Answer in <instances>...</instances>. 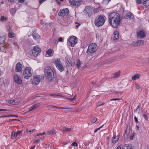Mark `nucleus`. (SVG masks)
Instances as JSON below:
<instances>
[{"mask_svg":"<svg viewBox=\"0 0 149 149\" xmlns=\"http://www.w3.org/2000/svg\"><path fill=\"white\" fill-rule=\"evenodd\" d=\"M53 52V50L51 49H49L46 51V54L48 55L49 56H51V54Z\"/></svg>","mask_w":149,"mask_h":149,"instance_id":"obj_32","label":"nucleus"},{"mask_svg":"<svg viewBox=\"0 0 149 149\" xmlns=\"http://www.w3.org/2000/svg\"><path fill=\"white\" fill-rule=\"evenodd\" d=\"M72 130V129L70 128H68L65 127H63V131L68 132Z\"/></svg>","mask_w":149,"mask_h":149,"instance_id":"obj_31","label":"nucleus"},{"mask_svg":"<svg viewBox=\"0 0 149 149\" xmlns=\"http://www.w3.org/2000/svg\"><path fill=\"white\" fill-rule=\"evenodd\" d=\"M65 61L67 65L69 67H71L72 65V57L71 56H67L65 58Z\"/></svg>","mask_w":149,"mask_h":149,"instance_id":"obj_13","label":"nucleus"},{"mask_svg":"<svg viewBox=\"0 0 149 149\" xmlns=\"http://www.w3.org/2000/svg\"><path fill=\"white\" fill-rule=\"evenodd\" d=\"M76 65L78 68H79L80 66L81 62L79 59L77 60Z\"/></svg>","mask_w":149,"mask_h":149,"instance_id":"obj_40","label":"nucleus"},{"mask_svg":"<svg viewBox=\"0 0 149 149\" xmlns=\"http://www.w3.org/2000/svg\"><path fill=\"white\" fill-rule=\"evenodd\" d=\"M32 36L33 38L35 40L39 39L40 37V36L38 33L34 32L32 33Z\"/></svg>","mask_w":149,"mask_h":149,"instance_id":"obj_26","label":"nucleus"},{"mask_svg":"<svg viewBox=\"0 0 149 149\" xmlns=\"http://www.w3.org/2000/svg\"><path fill=\"white\" fill-rule=\"evenodd\" d=\"M16 101H17V99L10 100L8 101V103L10 104H17V102H16Z\"/></svg>","mask_w":149,"mask_h":149,"instance_id":"obj_30","label":"nucleus"},{"mask_svg":"<svg viewBox=\"0 0 149 149\" xmlns=\"http://www.w3.org/2000/svg\"><path fill=\"white\" fill-rule=\"evenodd\" d=\"M53 42L54 44H56V42L57 41V40L55 39H54L53 40Z\"/></svg>","mask_w":149,"mask_h":149,"instance_id":"obj_63","label":"nucleus"},{"mask_svg":"<svg viewBox=\"0 0 149 149\" xmlns=\"http://www.w3.org/2000/svg\"><path fill=\"white\" fill-rule=\"evenodd\" d=\"M121 71L120 70L118 71V72H115L113 74V78L114 79H116L118 78L120 75Z\"/></svg>","mask_w":149,"mask_h":149,"instance_id":"obj_20","label":"nucleus"},{"mask_svg":"<svg viewBox=\"0 0 149 149\" xmlns=\"http://www.w3.org/2000/svg\"><path fill=\"white\" fill-rule=\"evenodd\" d=\"M141 76L139 74H136L132 76V79L133 80H136L138 79Z\"/></svg>","mask_w":149,"mask_h":149,"instance_id":"obj_24","label":"nucleus"},{"mask_svg":"<svg viewBox=\"0 0 149 149\" xmlns=\"http://www.w3.org/2000/svg\"><path fill=\"white\" fill-rule=\"evenodd\" d=\"M80 24L78 23V24L76 26V28H78L80 26Z\"/></svg>","mask_w":149,"mask_h":149,"instance_id":"obj_64","label":"nucleus"},{"mask_svg":"<svg viewBox=\"0 0 149 149\" xmlns=\"http://www.w3.org/2000/svg\"><path fill=\"white\" fill-rule=\"evenodd\" d=\"M23 75L24 76V78L26 79H28L29 77H31L32 74L31 68L26 67L24 70Z\"/></svg>","mask_w":149,"mask_h":149,"instance_id":"obj_8","label":"nucleus"},{"mask_svg":"<svg viewBox=\"0 0 149 149\" xmlns=\"http://www.w3.org/2000/svg\"><path fill=\"white\" fill-rule=\"evenodd\" d=\"M41 50L40 48H39L38 46H36L33 48L32 50V54L33 56H37L41 52Z\"/></svg>","mask_w":149,"mask_h":149,"instance_id":"obj_9","label":"nucleus"},{"mask_svg":"<svg viewBox=\"0 0 149 149\" xmlns=\"http://www.w3.org/2000/svg\"><path fill=\"white\" fill-rule=\"evenodd\" d=\"M14 78L15 81L16 83H17L18 84H21L22 83V80L19 78L17 75H15L14 76Z\"/></svg>","mask_w":149,"mask_h":149,"instance_id":"obj_15","label":"nucleus"},{"mask_svg":"<svg viewBox=\"0 0 149 149\" xmlns=\"http://www.w3.org/2000/svg\"><path fill=\"white\" fill-rule=\"evenodd\" d=\"M43 78L42 75H36L33 76L31 79L32 83L33 85H37L38 84L41 79Z\"/></svg>","mask_w":149,"mask_h":149,"instance_id":"obj_6","label":"nucleus"},{"mask_svg":"<svg viewBox=\"0 0 149 149\" xmlns=\"http://www.w3.org/2000/svg\"><path fill=\"white\" fill-rule=\"evenodd\" d=\"M120 100V99L114 98L112 99L111 100V103L112 104H116L117 102L116 101H118Z\"/></svg>","mask_w":149,"mask_h":149,"instance_id":"obj_27","label":"nucleus"},{"mask_svg":"<svg viewBox=\"0 0 149 149\" xmlns=\"http://www.w3.org/2000/svg\"><path fill=\"white\" fill-rule=\"evenodd\" d=\"M55 65L60 72L64 71L65 66H63L60 59L57 58L55 60Z\"/></svg>","mask_w":149,"mask_h":149,"instance_id":"obj_5","label":"nucleus"},{"mask_svg":"<svg viewBox=\"0 0 149 149\" xmlns=\"http://www.w3.org/2000/svg\"><path fill=\"white\" fill-rule=\"evenodd\" d=\"M111 0H104L102 3L104 5L107 4Z\"/></svg>","mask_w":149,"mask_h":149,"instance_id":"obj_37","label":"nucleus"},{"mask_svg":"<svg viewBox=\"0 0 149 149\" xmlns=\"http://www.w3.org/2000/svg\"><path fill=\"white\" fill-rule=\"evenodd\" d=\"M8 28H9V29H8V30L9 31V32L8 33V36L10 38H12L14 37V33H12L11 32H10V27L9 26L7 25L6 26Z\"/></svg>","mask_w":149,"mask_h":149,"instance_id":"obj_18","label":"nucleus"},{"mask_svg":"<svg viewBox=\"0 0 149 149\" xmlns=\"http://www.w3.org/2000/svg\"><path fill=\"white\" fill-rule=\"evenodd\" d=\"M137 37L139 38H143L146 37L144 32L143 31H138L137 33Z\"/></svg>","mask_w":149,"mask_h":149,"instance_id":"obj_14","label":"nucleus"},{"mask_svg":"<svg viewBox=\"0 0 149 149\" xmlns=\"http://www.w3.org/2000/svg\"><path fill=\"white\" fill-rule=\"evenodd\" d=\"M41 23L43 26H46V25L45 23L42 22V21H41Z\"/></svg>","mask_w":149,"mask_h":149,"instance_id":"obj_56","label":"nucleus"},{"mask_svg":"<svg viewBox=\"0 0 149 149\" xmlns=\"http://www.w3.org/2000/svg\"><path fill=\"white\" fill-rule=\"evenodd\" d=\"M77 38L74 36L70 37L68 41L67 44L71 47H73L77 43Z\"/></svg>","mask_w":149,"mask_h":149,"instance_id":"obj_7","label":"nucleus"},{"mask_svg":"<svg viewBox=\"0 0 149 149\" xmlns=\"http://www.w3.org/2000/svg\"><path fill=\"white\" fill-rule=\"evenodd\" d=\"M143 117H144V118L146 120H148V118L146 115H145V114L143 115Z\"/></svg>","mask_w":149,"mask_h":149,"instance_id":"obj_48","label":"nucleus"},{"mask_svg":"<svg viewBox=\"0 0 149 149\" xmlns=\"http://www.w3.org/2000/svg\"><path fill=\"white\" fill-rule=\"evenodd\" d=\"M93 9L90 6H87L85 8L84 12L85 13L88 14L89 16H91L93 13Z\"/></svg>","mask_w":149,"mask_h":149,"instance_id":"obj_10","label":"nucleus"},{"mask_svg":"<svg viewBox=\"0 0 149 149\" xmlns=\"http://www.w3.org/2000/svg\"><path fill=\"white\" fill-rule=\"evenodd\" d=\"M144 42L143 41L140 40L138 41L135 44H134L135 46H140L141 44H144Z\"/></svg>","mask_w":149,"mask_h":149,"instance_id":"obj_29","label":"nucleus"},{"mask_svg":"<svg viewBox=\"0 0 149 149\" xmlns=\"http://www.w3.org/2000/svg\"><path fill=\"white\" fill-rule=\"evenodd\" d=\"M22 65L20 62H18L16 65L15 71L16 72H22Z\"/></svg>","mask_w":149,"mask_h":149,"instance_id":"obj_12","label":"nucleus"},{"mask_svg":"<svg viewBox=\"0 0 149 149\" xmlns=\"http://www.w3.org/2000/svg\"><path fill=\"white\" fill-rule=\"evenodd\" d=\"M34 131V130H30L29 131V132H30L31 133H32Z\"/></svg>","mask_w":149,"mask_h":149,"instance_id":"obj_62","label":"nucleus"},{"mask_svg":"<svg viewBox=\"0 0 149 149\" xmlns=\"http://www.w3.org/2000/svg\"><path fill=\"white\" fill-rule=\"evenodd\" d=\"M134 17L133 14L131 12L128 11L127 13L124 16V18L125 19H128L130 18H133Z\"/></svg>","mask_w":149,"mask_h":149,"instance_id":"obj_16","label":"nucleus"},{"mask_svg":"<svg viewBox=\"0 0 149 149\" xmlns=\"http://www.w3.org/2000/svg\"><path fill=\"white\" fill-rule=\"evenodd\" d=\"M69 2L71 5L72 6H75V1L69 0Z\"/></svg>","mask_w":149,"mask_h":149,"instance_id":"obj_36","label":"nucleus"},{"mask_svg":"<svg viewBox=\"0 0 149 149\" xmlns=\"http://www.w3.org/2000/svg\"><path fill=\"white\" fill-rule=\"evenodd\" d=\"M103 126V125H102V126H101V127H99V128H97V129H96L95 130V131H94V132L95 133L96 132H97L98 130H100V129L102 127V126Z\"/></svg>","mask_w":149,"mask_h":149,"instance_id":"obj_49","label":"nucleus"},{"mask_svg":"<svg viewBox=\"0 0 149 149\" xmlns=\"http://www.w3.org/2000/svg\"><path fill=\"white\" fill-rule=\"evenodd\" d=\"M114 36L113 38L114 40H117L119 38V33L118 31H115L113 33Z\"/></svg>","mask_w":149,"mask_h":149,"instance_id":"obj_19","label":"nucleus"},{"mask_svg":"<svg viewBox=\"0 0 149 149\" xmlns=\"http://www.w3.org/2000/svg\"><path fill=\"white\" fill-rule=\"evenodd\" d=\"M52 107H55L56 108H59V109H68V108H63V107H58L56 106H53V105H52L51 106Z\"/></svg>","mask_w":149,"mask_h":149,"instance_id":"obj_44","label":"nucleus"},{"mask_svg":"<svg viewBox=\"0 0 149 149\" xmlns=\"http://www.w3.org/2000/svg\"><path fill=\"white\" fill-rule=\"evenodd\" d=\"M129 132H130V128H128V127H127L126 128V129L125 131V134L127 136L126 137L127 138V137L128 135H129Z\"/></svg>","mask_w":149,"mask_h":149,"instance_id":"obj_35","label":"nucleus"},{"mask_svg":"<svg viewBox=\"0 0 149 149\" xmlns=\"http://www.w3.org/2000/svg\"><path fill=\"white\" fill-rule=\"evenodd\" d=\"M54 69L52 67L47 66L44 69V73L46 77L49 82L52 81L54 78Z\"/></svg>","mask_w":149,"mask_h":149,"instance_id":"obj_2","label":"nucleus"},{"mask_svg":"<svg viewBox=\"0 0 149 149\" xmlns=\"http://www.w3.org/2000/svg\"><path fill=\"white\" fill-rule=\"evenodd\" d=\"M13 44L14 45H15V46H17V42H13Z\"/></svg>","mask_w":149,"mask_h":149,"instance_id":"obj_59","label":"nucleus"},{"mask_svg":"<svg viewBox=\"0 0 149 149\" xmlns=\"http://www.w3.org/2000/svg\"><path fill=\"white\" fill-rule=\"evenodd\" d=\"M45 1V0H39V2L40 4H41Z\"/></svg>","mask_w":149,"mask_h":149,"instance_id":"obj_50","label":"nucleus"},{"mask_svg":"<svg viewBox=\"0 0 149 149\" xmlns=\"http://www.w3.org/2000/svg\"><path fill=\"white\" fill-rule=\"evenodd\" d=\"M121 21L120 15L116 12L110 14L109 16V22L111 26L114 28H117L120 25Z\"/></svg>","mask_w":149,"mask_h":149,"instance_id":"obj_1","label":"nucleus"},{"mask_svg":"<svg viewBox=\"0 0 149 149\" xmlns=\"http://www.w3.org/2000/svg\"><path fill=\"white\" fill-rule=\"evenodd\" d=\"M16 11V10L14 8H11L10 10V13L13 15H14L15 14Z\"/></svg>","mask_w":149,"mask_h":149,"instance_id":"obj_34","label":"nucleus"},{"mask_svg":"<svg viewBox=\"0 0 149 149\" xmlns=\"http://www.w3.org/2000/svg\"><path fill=\"white\" fill-rule=\"evenodd\" d=\"M119 139V137L116 138V135H114L113 137L112 138V142L113 143H115L118 141Z\"/></svg>","mask_w":149,"mask_h":149,"instance_id":"obj_23","label":"nucleus"},{"mask_svg":"<svg viewBox=\"0 0 149 149\" xmlns=\"http://www.w3.org/2000/svg\"><path fill=\"white\" fill-rule=\"evenodd\" d=\"M25 1L24 0H19L18 1V2L19 3H23Z\"/></svg>","mask_w":149,"mask_h":149,"instance_id":"obj_58","label":"nucleus"},{"mask_svg":"<svg viewBox=\"0 0 149 149\" xmlns=\"http://www.w3.org/2000/svg\"><path fill=\"white\" fill-rule=\"evenodd\" d=\"M6 36H0V44H3L5 41Z\"/></svg>","mask_w":149,"mask_h":149,"instance_id":"obj_25","label":"nucleus"},{"mask_svg":"<svg viewBox=\"0 0 149 149\" xmlns=\"http://www.w3.org/2000/svg\"><path fill=\"white\" fill-rule=\"evenodd\" d=\"M136 3L138 4H140L141 3H142V0H136Z\"/></svg>","mask_w":149,"mask_h":149,"instance_id":"obj_42","label":"nucleus"},{"mask_svg":"<svg viewBox=\"0 0 149 149\" xmlns=\"http://www.w3.org/2000/svg\"><path fill=\"white\" fill-rule=\"evenodd\" d=\"M142 4L147 8L149 6V0H142Z\"/></svg>","mask_w":149,"mask_h":149,"instance_id":"obj_21","label":"nucleus"},{"mask_svg":"<svg viewBox=\"0 0 149 149\" xmlns=\"http://www.w3.org/2000/svg\"><path fill=\"white\" fill-rule=\"evenodd\" d=\"M135 133H133L132 135L131 136L130 139V140H132L133 139V138L134 136H135Z\"/></svg>","mask_w":149,"mask_h":149,"instance_id":"obj_45","label":"nucleus"},{"mask_svg":"<svg viewBox=\"0 0 149 149\" xmlns=\"http://www.w3.org/2000/svg\"><path fill=\"white\" fill-rule=\"evenodd\" d=\"M97 49V45L95 43L91 44L88 46L87 52L88 54H92L95 52Z\"/></svg>","mask_w":149,"mask_h":149,"instance_id":"obj_4","label":"nucleus"},{"mask_svg":"<svg viewBox=\"0 0 149 149\" xmlns=\"http://www.w3.org/2000/svg\"><path fill=\"white\" fill-rule=\"evenodd\" d=\"M14 116V115H7V116H4L3 117H13Z\"/></svg>","mask_w":149,"mask_h":149,"instance_id":"obj_57","label":"nucleus"},{"mask_svg":"<svg viewBox=\"0 0 149 149\" xmlns=\"http://www.w3.org/2000/svg\"><path fill=\"white\" fill-rule=\"evenodd\" d=\"M82 1L81 0H78V1H75V6H78V5H79Z\"/></svg>","mask_w":149,"mask_h":149,"instance_id":"obj_39","label":"nucleus"},{"mask_svg":"<svg viewBox=\"0 0 149 149\" xmlns=\"http://www.w3.org/2000/svg\"><path fill=\"white\" fill-rule=\"evenodd\" d=\"M40 106V104H34L33 105L32 107H31L29 108V109L28 111L26 112H25V113H28L29 111H31L32 110H33L37 108H38L39 106Z\"/></svg>","mask_w":149,"mask_h":149,"instance_id":"obj_17","label":"nucleus"},{"mask_svg":"<svg viewBox=\"0 0 149 149\" xmlns=\"http://www.w3.org/2000/svg\"><path fill=\"white\" fill-rule=\"evenodd\" d=\"M40 139H37L36 141H35L34 142V143H38L40 141Z\"/></svg>","mask_w":149,"mask_h":149,"instance_id":"obj_51","label":"nucleus"},{"mask_svg":"<svg viewBox=\"0 0 149 149\" xmlns=\"http://www.w3.org/2000/svg\"><path fill=\"white\" fill-rule=\"evenodd\" d=\"M8 1L9 2L13 3V2L15 0H8Z\"/></svg>","mask_w":149,"mask_h":149,"instance_id":"obj_61","label":"nucleus"},{"mask_svg":"<svg viewBox=\"0 0 149 149\" xmlns=\"http://www.w3.org/2000/svg\"><path fill=\"white\" fill-rule=\"evenodd\" d=\"M69 13V10L68 8L65 9H63L62 10H61L58 13V15L60 17H63L65 14L67 15Z\"/></svg>","mask_w":149,"mask_h":149,"instance_id":"obj_11","label":"nucleus"},{"mask_svg":"<svg viewBox=\"0 0 149 149\" xmlns=\"http://www.w3.org/2000/svg\"><path fill=\"white\" fill-rule=\"evenodd\" d=\"M134 119H135V120L136 122H138L137 118L136 116H135L134 117Z\"/></svg>","mask_w":149,"mask_h":149,"instance_id":"obj_60","label":"nucleus"},{"mask_svg":"<svg viewBox=\"0 0 149 149\" xmlns=\"http://www.w3.org/2000/svg\"><path fill=\"white\" fill-rule=\"evenodd\" d=\"M106 17L102 15H98L95 20L94 23L95 26L98 27L102 26L105 23Z\"/></svg>","mask_w":149,"mask_h":149,"instance_id":"obj_3","label":"nucleus"},{"mask_svg":"<svg viewBox=\"0 0 149 149\" xmlns=\"http://www.w3.org/2000/svg\"><path fill=\"white\" fill-rule=\"evenodd\" d=\"M22 132L21 131H17L16 134H17V135H20L21 134Z\"/></svg>","mask_w":149,"mask_h":149,"instance_id":"obj_54","label":"nucleus"},{"mask_svg":"<svg viewBox=\"0 0 149 149\" xmlns=\"http://www.w3.org/2000/svg\"><path fill=\"white\" fill-rule=\"evenodd\" d=\"M71 145L72 146H74L76 147H77L78 146L77 143L76 142H73L71 144Z\"/></svg>","mask_w":149,"mask_h":149,"instance_id":"obj_47","label":"nucleus"},{"mask_svg":"<svg viewBox=\"0 0 149 149\" xmlns=\"http://www.w3.org/2000/svg\"><path fill=\"white\" fill-rule=\"evenodd\" d=\"M135 87L136 89H139L140 88V87L137 84L135 85Z\"/></svg>","mask_w":149,"mask_h":149,"instance_id":"obj_53","label":"nucleus"},{"mask_svg":"<svg viewBox=\"0 0 149 149\" xmlns=\"http://www.w3.org/2000/svg\"><path fill=\"white\" fill-rule=\"evenodd\" d=\"M50 96H60V97H63L62 95H58L54 94H51L50 95Z\"/></svg>","mask_w":149,"mask_h":149,"instance_id":"obj_43","label":"nucleus"},{"mask_svg":"<svg viewBox=\"0 0 149 149\" xmlns=\"http://www.w3.org/2000/svg\"><path fill=\"white\" fill-rule=\"evenodd\" d=\"M14 120H19L16 119H10L9 120V121H14Z\"/></svg>","mask_w":149,"mask_h":149,"instance_id":"obj_55","label":"nucleus"},{"mask_svg":"<svg viewBox=\"0 0 149 149\" xmlns=\"http://www.w3.org/2000/svg\"><path fill=\"white\" fill-rule=\"evenodd\" d=\"M121 149H133L130 145L129 144H125L123 145Z\"/></svg>","mask_w":149,"mask_h":149,"instance_id":"obj_22","label":"nucleus"},{"mask_svg":"<svg viewBox=\"0 0 149 149\" xmlns=\"http://www.w3.org/2000/svg\"><path fill=\"white\" fill-rule=\"evenodd\" d=\"M17 134L14 132H13L11 133V137L12 139H14L16 137Z\"/></svg>","mask_w":149,"mask_h":149,"instance_id":"obj_33","label":"nucleus"},{"mask_svg":"<svg viewBox=\"0 0 149 149\" xmlns=\"http://www.w3.org/2000/svg\"><path fill=\"white\" fill-rule=\"evenodd\" d=\"M4 45L5 46V47L6 48L10 47V46L9 44L6 42L4 44Z\"/></svg>","mask_w":149,"mask_h":149,"instance_id":"obj_46","label":"nucleus"},{"mask_svg":"<svg viewBox=\"0 0 149 149\" xmlns=\"http://www.w3.org/2000/svg\"><path fill=\"white\" fill-rule=\"evenodd\" d=\"M47 133V134L49 135H53L56 134L54 130L53 129L48 131Z\"/></svg>","mask_w":149,"mask_h":149,"instance_id":"obj_28","label":"nucleus"},{"mask_svg":"<svg viewBox=\"0 0 149 149\" xmlns=\"http://www.w3.org/2000/svg\"><path fill=\"white\" fill-rule=\"evenodd\" d=\"M97 118L95 117L93 119L91 120V122L92 123H94L97 120Z\"/></svg>","mask_w":149,"mask_h":149,"instance_id":"obj_41","label":"nucleus"},{"mask_svg":"<svg viewBox=\"0 0 149 149\" xmlns=\"http://www.w3.org/2000/svg\"><path fill=\"white\" fill-rule=\"evenodd\" d=\"M58 40L60 42H61L63 41V39L62 37H60L59 38V39H58Z\"/></svg>","mask_w":149,"mask_h":149,"instance_id":"obj_52","label":"nucleus"},{"mask_svg":"<svg viewBox=\"0 0 149 149\" xmlns=\"http://www.w3.org/2000/svg\"><path fill=\"white\" fill-rule=\"evenodd\" d=\"M7 20V18L3 16H1L0 18V21L1 22H3Z\"/></svg>","mask_w":149,"mask_h":149,"instance_id":"obj_38","label":"nucleus"}]
</instances>
